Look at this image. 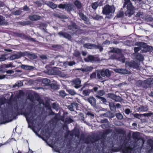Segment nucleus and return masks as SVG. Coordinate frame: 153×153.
Masks as SVG:
<instances>
[{
    "label": "nucleus",
    "mask_w": 153,
    "mask_h": 153,
    "mask_svg": "<svg viewBox=\"0 0 153 153\" xmlns=\"http://www.w3.org/2000/svg\"><path fill=\"white\" fill-rule=\"evenodd\" d=\"M67 91L71 95H74L76 94L74 91L72 89H67Z\"/></svg>",
    "instance_id": "b1692460"
},
{
    "label": "nucleus",
    "mask_w": 153,
    "mask_h": 153,
    "mask_svg": "<svg viewBox=\"0 0 153 153\" xmlns=\"http://www.w3.org/2000/svg\"><path fill=\"white\" fill-rule=\"evenodd\" d=\"M21 13V11L20 10H17L16 12L13 13V14L14 15H19Z\"/></svg>",
    "instance_id": "c9c22d12"
},
{
    "label": "nucleus",
    "mask_w": 153,
    "mask_h": 153,
    "mask_svg": "<svg viewBox=\"0 0 153 153\" xmlns=\"http://www.w3.org/2000/svg\"><path fill=\"white\" fill-rule=\"evenodd\" d=\"M134 116L136 118H139L140 115L138 114H134Z\"/></svg>",
    "instance_id": "3c124183"
},
{
    "label": "nucleus",
    "mask_w": 153,
    "mask_h": 153,
    "mask_svg": "<svg viewBox=\"0 0 153 153\" xmlns=\"http://www.w3.org/2000/svg\"><path fill=\"white\" fill-rule=\"evenodd\" d=\"M93 89H94V91H97L98 90V88L97 87H94Z\"/></svg>",
    "instance_id": "e2e57ef3"
},
{
    "label": "nucleus",
    "mask_w": 153,
    "mask_h": 153,
    "mask_svg": "<svg viewBox=\"0 0 153 153\" xmlns=\"http://www.w3.org/2000/svg\"><path fill=\"white\" fill-rule=\"evenodd\" d=\"M100 18L101 17L98 15H96L95 16L93 17V19L96 20H98L100 19Z\"/></svg>",
    "instance_id": "a19ab883"
},
{
    "label": "nucleus",
    "mask_w": 153,
    "mask_h": 153,
    "mask_svg": "<svg viewBox=\"0 0 153 153\" xmlns=\"http://www.w3.org/2000/svg\"><path fill=\"white\" fill-rule=\"evenodd\" d=\"M5 56V55H4L1 56L0 57V62L5 61L6 59Z\"/></svg>",
    "instance_id": "2f4dec72"
},
{
    "label": "nucleus",
    "mask_w": 153,
    "mask_h": 153,
    "mask_svg": "<svg viewBox=\"0 0 153 153\" xmlns=\"http://www.w3.org/2000/svg\"><path fill=\"white\" fill-rule=\"evenodd\" d=\"M141 15V13L140 12L138 13L137 14V16H140Z\"/></svg>",
    "instance_id": "0e129e2a"
},
{
    "label": "nucleus",
    "mask_w": 153,
    "mask_h": 153,
    "mask_svg": "<svg viewBox=\"0 0 153 153\" xmlns=\"http://www.w3.org/2000/svg\"><path fill=\"white\" fill-rule=\"evenodd\" d=\"M55 104H55V103H53V108H54L55 109H58L57 108V106H56V107H55Z\"/></svg>",
    "instance_id": "052dcab7"
},
{
    "label": "nucleus",
    "mask_w": 153,
    "mask_h": 153,
    "mask_svg": "<svg viewBox=\"0 0 153 153\" xmlns=\"http://www.w3.org/2000/svg\"><path fill=\"white\" fill-rule=\"evenodd\" d=\"M116 106H117V108H120V104H119V103H117V104L116 105Z\"/></svg>",
    "instance_id": "680f3d73"
},
{
    "label": "nucleus",
    "mask_w": 153,
    "mask_h": 153,
    "mask_svg": "<svg viewBox=\"0 0 153 153\" xmlns=\"http://www.w3.org/2000/svg\"><path fill=\"white\" fill-rule=\"evenodd\" d=\"M136 58L137 59L141 61H142L143 59V56L140 54H138Z\"/></svg>",
    "instance_id": "cd10ccee"
},
{
    "label": "nucleus",
    "mask_w": 153,
    "mask_h": 153,
    "mask_svg": "<svg viewBox=\"0 0 153 153\" xmlns=\"http://www.w3.org/2000/svg\"><path fill=\"white\" fill-rule=\"evenodd\" d=\"M100 74H101V76L103 77H105L106 76L108 77L110 76L111 74L108 69L103 70L101 72H99L97 74V77L99 79L101 78V76Z\"/></svg>",
    "instance_id": "7ed1b4c3"
},
{
    "label": "nucleus",
    "mask_w": 153,
    "mask_h": 153,
    "mask_svg": "<svg viewBox=\"0 0 153 153\" xmlns=\"http://www.w3.org/2000/svg\"><path fill=\"white\" fill-rule=\"evenodd\" d=\"M51 87L53 88L56 89L58 88V86L57 85L52 84L51 85Z\"/></svg>",
    "instance_id": "79ce46f5"
},
{
    "label": "nucleus",
    "mask_w": 153,
    "mask_h": 153,
    "mask_svg": "<svg viewBox=\"0 0 153 153\" xmlns=\"http://www.w3.org/2000/svg\"><path fill=\"white\" fill-rule=\"evenodd\" d=\"M75 137H77L78 138H79V133L78 131H77V134H75Z\"/></svg>",
    "instance_id": "13d9d810"
},
{
    "label": "nucleus",
    "mask_w": 153,
    "mask_h": 153,
    "mask_svg": "<svg viewBox=\"0 0 153 153\" xmlns=\"http://www.w3.org/2000/svg\"><path fill=\"white\" fill-rule=\"evenodd\" d=\"M151 114L150 113H147V114H143V115L144 117H148L151 116Z\"/></svg>",
    "instance_id": "09e8293b"
},
{
    "label": "nucleus",
    "mask_w": 153,
    "mask_h": 153,
    "mask_svg": "<svg viewBox=\"0 0 153 153\" xmlns=\"http://www.w3.org/2000/svg\"><path fill=\"white\" fill-rule=\"evenodd\" d=\"M5 77V76L4 75H0V79H4Z\"/></svg>",
    "instance_id": "4d7b16f0"
},
{
    "label": "nucleus",
    "mask_w": 153,
    "mask_h": 153,
    "mask_svg": "<svg viewBox=\"0 0 153 153\" xmlns=\"http://www.w3.org/2000/svg\"><path fill=\"white\" fill-rule=\"evenodd\" d=\"M138 132H135L133 133V137L135 138H137V137L136 136V135H138Z\"/></svg>",
    "instance_id": "864d4df0"
},
{
    "label": "nucleus",
    "mask_w": 153,
    "mask_h": 153,
    "mask_svg": "<svg viewBox=\"0 0 153 153\" xmlns=\"http://www.w3.org/2000/svg\"><path fill=\"white\" fill-rule=\"evenodd\" d=\"M116 116L117 117L120 119H122L123 118V116L120 113L117 114Z\"/></svg>",
    "instance_id": "473e14b6"
},
{
    "label": "nucleus",
    "mask_w": 153,
    "mask_h": 153,
    "mask_svg": "<svg viewBox=\"0 0 153 153\" xmlns=\"http://www.w3.org/2000/svg\"><path fill=\"white\" fill-rule=\"evenodd\" d=\"M59 94H60V95L62 97H65L66 95V93H65V92L64 91H61L59 92Z\"/></svg>",
    "instance_id": "c756f323"
},
{
    "label": "nucleus",
    "mask_w": 153,
    "mask_h": 153,
    "mask_svg": "<svg viewBox=\"0 0 153 153\" xmlns=\"http://www.w3.org/2000/svg\"><path fill=\"white\" fill-rule=\"evenodd\" d=\"M73 84L75 85L74 87L78 88L80 87L81 81L79 79H77L73 81Z\"/></svg>",
    "instance_id": "423d86ee"
},
{
    "label": "nucleus",
    "mask_w": 153,
    "mask_h": 153,
    "mask_svg": "<svg viewBox=\"0 0 153 153\" xmlns=\"http://www.w3.org/2000/svg\"><path fill=\"white\" fill-rule=\"evenodd\" d=\"M79 16L82 19L85 21H87L88 20V18L86 17V16L84 15L82 13H79Z\"/></svg>",
    "instance_id": "4be33fe9"
},
{
    "label": "nucleus",
    "mask_w": 153,
    "mask_h": 153,
    "mask_svg": "<svg viewBox=\"0 0 153 153\" xmlns=\"http://www.w3.org/2000/svg\"><path fill=\"white\" fill-rule=\"evenodd\" d=\"M125 4H127V10L125 12L126 15L130 16L133 14L134 8L133 7L131 4L130 3V0H125Z\"/></svg>",
    "instance_id": "f03ea898"
},
{
    "label": "nucleus",
    "mask_w": 153,
    "mask_h": 153,
    "mask_svg": "<svg viewBox=\"0 0 153 153\" xmlns=\"http://www.w3.org/2000/svg\"><path fill=\"white\" fill-rule=\"evenodd\" d=\"M36 57V56L35 55L32 54L30 56V58L32 59H35Z\"/></svg>",
    "instance_id": "de8ad7c7"
},
{
    "label": "nucleus",
    "mask_w": 153,
    "mask_h": 153,
    "mask_svg": "<svg viewBox=\"0 0 153 153\" xmlns=\"http://www.w3.org/2000/svg\"><path fill=\"white\" fill-rule=\"evenodd\" d=\"M29 18L31 20L36 21L40 19L41 18V17L39 16L35 15L33 16H30Z\"/></svg>",
    "instance_id": "1a4fd4ad"
},
{
    "label": "nucleus",
    "mask_w": 153,
    "mask_h": 153,
    "mask_svg": "<svg viewBox=\"0 0 153 153\" xmlns=\"http://www.w3.org/2000/svg\"><path fill=\"white\" fill-rule=\"evenodd\" d=\"M92 69V68L91 67H86L80 70L82 71L87 72L91 71Z\"/></svg>",
    "instance_id": "dca6fc26"
},
{
    "label": "nucleus",
    "mask_w": 153,
    "mask_h": 153,
    "mask_svg": "<svg viewBox=\"0 0 153 153\" xmlns=\"http://www.w3.org/2000/svg\"><path fill=\"white\" fill-rule=\"evenodd\" d=\"M3 66L4 67L6 68H12L15 67L13 65V63L12 62L9 63L7 64H4Z\"/></svg>",
    "instance_id": "a211bd4d"
},
{
    "label": "nucleus",
    "mask_w": 153,
    "mask_h": 153,
    "mask_svg": "<svg viewBox=\"0 0 153 153\" xmlns=\"http://www.w3.org/2000/svg\"><path fill=\"white\" fill-rule=\"evenodd\" d=\"M47 5L52 9H54L56 7L57 5L52 2H49L47 3Z\"/></svg>",
    "instance_id": "f3484780"
},
{
    "label": "nucleus",
    "mask_w": 153,
    "mask_h": 153,
    "mask_svg": "<svg viewBox=\"0 0 153 153\" xmlns=\"http://www.w3.org/2000/svg\"><path fill=\"white\" fill-rule=\"evenodd\" d=\"M82 54L83 56H85L87 54V53L83 51L82 52Z\"/></svg>",
    "instance_id": "bf43d9fd"
},
{
    "label": "nucleus",
    "mask_w": 153,
    "mask_h": 153,
    "mask_svg": "<svg viewBox=\"0 0 153 153\" xmlns=\"http://www.w3.org/2000/svg\"><path fill=\"white\" fill-rule=\"evenodd\" d=\"M119 60L121 61L122 62H124L125 61V59L124 56H122L121 57L119 58Z\"/></svg>",
    "instance_id": "f704fd0d"
},
{
    "label": "nucleus",
    "mask_w": 153,
    "mask_h": 153,
    "mask_svg": "<svg viewBox=\"0 0 153 153\" xmlns=\"http://www.w3.org/2000/svg\"><path fill=\"white\" fill-rule=\"evenodd\" d=\"M110 97L114 100H115L116 101H118L121 100L120 97L116 96L114 94H111L110 95Z\"/></svg>",
    "instance_id": "f8f14e48"
},
{
    "label": "nucleus",
    "mask_w": 153,
    "mask_h": 153,
    "mask_svg": "<svg viewBox=\"0 0 153 153\" xmlns=\"http://www.w3.org/2000/svg\"><path fill=\"white\" fill-rule=\"evenodd\" d=\"M0 24L7 25V23L5 21L4 18L1 16H0Z\"/></svg>",
    "instance_id": "aec40b11"
},
{
    "label": "nucleus",
    "mask_w": 153,
    "mask_h": 153,
    "mask_svg": "<svg viewBox=\"0 0 153 153\" xmlns=\"http://www.w3.org/2000/svg\"><path fill=\"white\" fill-rule=\"evenodd\" d=\"M88 115H90L92 117H93L94 116V115L92 114H91V113H88Z\"/></svg>",
    "instance_id": "69168bd1"
},
{
    "label": "nucleus",
    "mask_w": 153,
    "mask_h": 153,
    "mask_svg": "<svg viewBox=\"0 0 153 153\" xmlns=\"http://www.w3.org/2000/svg\"><path fill=\"white\" fill-rule=\"evenodd\" d=\"M84 60L85 62H93L95 61V58L93 56L89 55L88 56L87 58H85Z\"/></svg>",
    "instance_id": "6e6552de"
},
{
    "label": "nucleus",
    "mask_w": 153,
    "mask_h": 153,
    "mask_svg": "<svg viewBox=\"0 0 153 153\" xmlns=\"http://www.w3.org/2000/svg\"><path fill=\"white\" fill-rule=\"evenodd\" d=\"M88 101L92 106L94 105L95 104V100L93 97H90L88 99Z\"/></svg>",
    "instance_id": "9d476101"
},
{
    "label": "nucleus",
    "mask_w": 153,
    "mask_h": 153,
    "mask_svg": "<svg viewBox=\"0 0 153 153\" xmlns=\"http://www.w3.org/2000/svg\"><path fill=\"white\" fill-rule=\"evenodd\" d=\"M125 113L126 114H128L130 113V110L129 109H127L125 110Z\"/></svg>",
    "instance_id": "8fccbe9b"
},
{
    "label": "nucleus",
    "mask_w": 153,
    "mask_h": 153,
    "mask_svg": "<svg viewBox=\"0 0 153 153\" xmlns=\"http://www.w3.org/2000/svg\"><path fill=\"white\" fill-rule=\"evenodd\" d=\"M91 92V91L89 90H84L83 91V94L85 96H88L89 95Z\"/></svg>",
    "instance_id": "a878e982"
},
{
    "label": "nucleus",
    "mask_w": 153,
    "mask_h": 153,
    "mask_svg": "<svg viewBox=\"0 0 153 153\" xmlns=\"http://www.w3.org/2000/svg\"><path fill=\"white\" fill-rule=\"evenodd\" d=\"M96 97L98 98V99H100L103 102H106V100L103 97H101L98 95H97Z\"/></svg>",
    "instance_id": "c85d7f7f"
},
{
    "label": "nucleus",
    "mask_w": 153,
    "mask_h": 153,
    "mask_svg": "<svg viewBox=\"0 0 153 153\" xmlns=\"http://www.w3.org/2000/svg\"><path fill=\"white\" fill-rule=\"evenodd\" d=\"M98 94L100 96H102L105 94V92L103 91L100 90L98 91Z\"/></svg>",
    "instance_id": "58836bf2"
},
{
    "label": "nucleus",
    "mask_w": 153,
    "mask_h": 153,
    "mask_svg": "<svg viewBox=\"0 0 153 153\" xmlns=\"http://www.w3.org/2000/svg\"><path fill=\"white\" fill-rule=\"evenodd\" d=\"M6 72L7 74H11L13 73L14 72V71L12 70H9L6 71Z\"/></svg>",
    "instance_id": "a18cd8bd"
},
{
    "label": "nucleus",
    "mask_w": 153,
    "mask_h": 153,
    "mask_svg": "<svg viewBox=\"0 0 153 153\" xmlns=\"http://www.w3.org/2000/svg\"><path fill=\"white\" fill-rule=\"evenodd\" d=\"M123 153H134L133 150L130 147H125L122 149Z\"/></svg>",
    "instance_id": "39448f33"
},
{
    "label": "nucleus",
    "mask_w": 153,
    "mask_h": 153,
    "mask_svg": "<svg viewBox=\"0 0 153 153\" xmlns=\"http://www.w3.org/2000/svg\"><path fill=\"white\" fill-rule=\"evenodd\" d=\"M42 82L43 83L45 84V85H48L50 84V80L45 78L42 81Z\"/></svg>",
    "instance_id": "6ab92c4d"
},
{
    "label": "nucleus",
    "mask_w": 153,
    "mask_h": 153,
    "mask_svg": "<svg viewBox=\"0 0 153 153\" xmlns=\"http://www.w3.org/2000/svg\"><path fill=\"white\" fill-rule=\"evenodd\" d=\"M141 47H135L134 48V50L135 52H137L140 50H141Z\"/></svg>",
    "instance_id": "e433bc0d"
},
{
    "label": "nucleus",
    "mask_w": 153,
    "mask_h": 153,
    "mask_svg": "<svg viewBox=\"0 0 153 153\" xmlns=\"http://www.w3.org/2000/svg\"><path fill=\"white\" fill-rule=\"evenodd\" d=\"M98 6V3L97 2H95L93 3L92 4V7L94 9H96Z\"/></svg>",
    "instance_id": "5701e85b"
},
{
    "label": "nucleus",
    "mask_w": 153,
    "mask_h": 153,
    "mask_svg": "<svg viewBox=\"0 0 153 153\" xmlns=\"http://www.w3.org/2000/svg\"><path fill=\"white\" fill-rule=\"evenodd\" d=\"M74 4L78 8H80L82 7L81 3L77 0L75 2Z\"/></svg>",
    "instance_id": "412c9836"
},
{
    "label": "nucleus",
    "mask_w": 153,
    "mask_h": 153,
    "mask_svg": "<svg viewBox=\"0 0 153 153\" xmlns=\"http://www.w3.org/2000/svg\"><path fill=\"white\" fill-rule=\"evenodd\" d=\"M75 25H73V26H69L68 27V28L69 29L72 30H74L75 28H76Z\"/></svg>",
    "instance_id": "4c0bfd02"
},
{
    "label": "nucleus",
    "mask_w": 153,
    "mask_h": 153,
    "mask_svg": "<svg viewBox=\"0 0 153 153\" xmlns=\"http://www.w3.org/2000/svg\"><path fill=\"white\" fill-rule=\"evenodd\" d=\"M115 8L113 5H106L102 9V13L106 16L111 15L115 12Z\"/></svg>",
    "instance_id": "f257e3e1"
},
{
    "label": "nucleus",
    "mask_w": 153,
    "mask_h": 153,
    "mask_svg": "<svg viewBox=\"0 0 153 153\" xmlns=\"http://www.w3.org/2000/svg\"><path fill=\"white\" fill-rule=\"evenodd\" d=\"M110 43L109 41H105L104 42V43L105 44H109Z\"/></svg>",
    "instance_id": "6e6d98bb"
},
{
    "label": "nucleus",
    "mask_w": 153,
    "mask_h": 153,
    "mask_svg": "<svg viewBox=\"0 0 153 153\" xmlns=\"http://www.w3.org/2000/svg\"><path fill=\"white\" fill-rule=\"evenodd\" d=\"M21 67L22 68L27 70H30L33 68L32 66L25 65H22Z\"/></svg>",
    "instance_id": "ddd939ff"
},
{
    "label": "nucleus",
    "mask_w": 153,
    "mask_h": 153,
    "mask_svg": "<svg viewBox=\"0 0 153 153\" xmlns=\"http://www.w3.org/2000/svg\"><path fill=\"white\" fill-rule=\"evenodd\" d=\"M16 85L18 87H20L23 85V83L21 82H19L18 84H16Z\"/></svg>",
    "instance_id": "49530a36"
},
{
    "label": "nucleus",
    "mask_w": 153,
    "mask_h": 153,
    "mask_svg": "<svg viewBox=\"0 0 153 153\" xmlns=\"http://www.w3.org/2000/svg\"><path fill=\"white\" fill-rule=\"evenodd\" d=\"M42 1H38L36 2V3L38 5V6L39 7L42 4Z\"/></svg>",
    "instance_id": "ea45409f"
},
{
    "label": "nucleus",
    "mask_w": 153,
    "mask_h": 153,
    "mask_svg": "<svg viewBox=\"0 0 153 153\" xmlns=\"http://www.w3.org/2000/svg\"><path fill=\"white\" fill-rule=\"evenodd\" d=\"M96 76V74L95 73H93L90 76L91 78H94Z\"/></svg>",
    "instance_id": "c03bdc74"
},
{
    "label": "nucleus",
    "mask_w": 153,
    "mask_h": 153,
    "mask_svg": "<svg viewBox=\"0 0 153 153\" xmlns=\"http://www.w3.org/2000/svg\"><path fill=\"white\" fill-rule=\"evenodd\" d=\"M59 76L62 77H64L65 76L66 74L64 72H61L59 74Z\"/></svg>",
    "instance_id": "37998d69"
},
{
    "label": "nucleus",
    "mask_w": 153,
    "mask_h": 153,
    "mask_svg": "<svg viewBox=\"0 0 153 153\" xmlns=\"http://www.w3.org/2000/svg\"><path fill=\"white\" fill-rule=\"evenodd\" d=\"M114 71L117 73H120L122 74H128L129 72L124 69H115Z\"/></svg>",
    "instance_id": "20e7f679"
},
{
    "label": "nucleus",
    "mask_w": 153,
    "mask_h": 153,
    "mask_svg": "<svg viewBox=\"0 0 153 153\" xmlns=\"http://www.w3.org/2000/svg\"><path fill=\"white\" fill-rule=\"evenodd\" d=\"M142 43L140 42H137L136 43V45H140V46H141V45L142 44Z\"/></svg>",
    "instance_id": "338daca9"
},
{
    "label": "nucleus",
    "mask_w": 153,
    "mask_h": 153,
    "mask_svg": "<svg viewBox=\"0 0 153 153\" xmlns=\"http://www.w3.org/2000/svg\"><path fill=\"white\" fill-rule=\"evenodd\" d=\"M58 34L61 37H63L68 39H70L71 38L70 36L66 33L59 32V33Z\"/></svg>",
    "instance_id": "0eeeda50"
},
{
    "label": "nucleus",
    "mask_w": 153,
    "mask_h": 153,
    "mask_svg": "<svg viewBox=\"0 0 153 153\" xmlns=\"http://www.w3.org/2000/svg\"><path fill=\"white\" fill-rule=\"evenodd\" d=\"M75 64V63L74 62H67L65 63V65H68L69 66H72Z\"/></svg>",
    "instance_id": "7c9ffc66"
},
{
    "label": "nucleus",
    "mask_w": 153,
    "mask_h": 153,
    "mask_svg": "<svg viewBox=\"0 0 153 153\" xmlns=\"http://www.w3.org/2000/svg\"><path fill=\"white\" fill-rule=\"evenodd\" d=\"M77 106V104L76 103H73L71 105L68 106V108L71 111H72L74 110V108H76Z\"/></svg>",
    "instance_id": "9b49d317"
},
{
    "label": "nucleus",
    "mask_w": 153,
    "mask_h": 153,
    "mask_svg": "<svg viewBox=\"0 0 153 153\" xmlns=\"http://www.w3.org/2000/svg\"><path fill=\"white\" fill-rule=\"evenodd\" d=\"M84 46L87 48L92 49L94 47L95 45L93 44L88 43L84 44Z\"/></svg>",
    "instance_id": "2eb2a0df"
},
{
    "label": "nucleus",
    "mask_w": 153,
    "mask_h": 153,
    "mask_svg": "<svg viewBox=\"0 0 153 153\" xmlns=\"http://www.w3.org/2000/svg\"><path fill=\"white\" fill-rule=\"evenodd\" d=\"M68 6V5L62 4H60L58 6L60 8H65L66 9H67V7Z\"/></svg>",
    "instance_id": "393cba45"
},
{
    "label": "nucleus",
    "mask_w": 153,
    "mask_h": 153,
    "mask_svg": "<svg viewBox=\"0 0 153 153\" xmlns=\"http://www.w3.org/2000/svg\"><path fill=\"white\" fill-rule=\"evenodd\" d=\"M22 55V54H14L10 56V59L11 60H13L15 59H18L20 58Z\"/></svg>",
    "instance_id": "4468645a"
},
{
    "label": "nucleus",
    "mask_w": 153,
    "mask_h": 153,
    "mask_svg": "<svg viewBox=\"0 0 153 153\" xmlns=\"http://www.w3.org/2000/svg\"><path fill=\"white\" fill-rule=\"evenodd\" d=\"M138 109L140 111H145L147 110V108L146 107H144L143 106H141Z\"/></svg>",
    "instance_id": "bb28decb"
},
{
    "label": "nucleus",
    "mask_w": 153,
    "mask_h": 153,
    "mask_svg": "<svg viewBox=\"0 0 153 153\" xmlns=\"http://www.w3.org/2000/svg\"><path fill=\"white\" fill-rule=\"evenodd\" d=\"M59 153H69L68 152H67L66 150L64 151V152H63L62 153H61L60 152H59Z\"/></svg>",
    "instance_id": "774afa93"
},
{
    "label": "nucleus",
    "mask_w": 153,
    "mask_h": 153,
    "mask_svg": "<svg viewBox=\"0 0 153 153\" xmlns=\"http://www.w3.org/2000/svg\"><path fill=\"white\" fill-rule=\"evenodd\" d=\"M23 10L25 11H28L29 9L27 6H25L23 8Z\"/></svg>",
    "instance_id": "603ef678"
},
{
    "label": "nucleus",
    "mask_w": 153,
    "mask_h": 153,
    "mask_svg": "<svg viewBox=\"0 0 153 153\" xmlns=\"http://www.w3.org/2000/svg\"><path fill=\"white\" fill-rule=\"evenodd\" d=\"M74 55L76 57H78L80 55V53L79 51H76L74 53Z\"/></svg>",
    "instance_id": "72a5a7b5"
},
{
    "label": "nucleus",
    "mask_w": 153,
    "mask_h": 153,
    "mask_svg": "<svg viewBox=\"0 0 153 153\" xmlns=\"http://www.w3.org/2000/svg\"><path fill=\"white\" fill-rule=\"evenodd\" d=\"M113 106H115V105H113L112 104H110V107L111 109V110H112V108H113Z\"/></svg>",
    "instance_id": "5fc2aeb1"
}]
</instances>
